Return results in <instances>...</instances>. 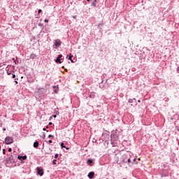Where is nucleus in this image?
I'll use <instances>...</instances> for the list:
<instances>
[{"label": "nucleus", "instance_id": "1", "mask_svg": "<svg viewBox=\"0 0 179 179\" xmlns=\"http://www.w3.org/2000/svg\"><path fill=\"white\" fill-rule=\"evenodd\" d=\"M114 159L117 164H121L122 163H127V159H128V157H127V155H122V154L119 152L115 155Z\"/></svg>", "mask_w": 179, "mask_h": 179}, {"label": "nucleus", "instance_id": "2", "mask_svg": "<svg viewBox=\"0 0 179 179\" xmlns=\"http://www.w3.org/2000/svg\"><path fill=\"white\" fill-rule=\"evenodd\" d=\"M110 142L113 147L118 146V136L117 134H112Z\"/></svg>", "mask_w": 179, "mask_h": 179}, {"label": "nucleus", "instance_id": "3", "mask_svg": "<svg viewBox=\"0 0 179 179\" xmlns=\"http://www.w3.org/2000/svg\"><path fill=\"white\" fill-rule=\"evenodd\" d=\"M6 145H10V143H13V138L10 136H7L5 139Z\"/></svg>", "mask_w": 179, "mask_h": 179}, {"label": "nucleus", "instance_id": "4", "mask_svg": "<svg viewBox=\"0 0 179 179\" xmlns=\"http://www.w3.org/2000/svg\"><path fill=\"white\" fill-rule=\"evenodd\" d=\"M62 44V42L59 39H56L55 41V48H58Z\"/></svg>", "mask_w": 179, "mask_h": 179}, {"label": "nucleus", "instance_id": "5", "mask_svg": "<svg viewBox=\"0 0 179 179\" xmlns=\"http://www.w3.org/2000/svg\"><path fill=\"white\" fill-rule=\"evenodd\" d=\"M37 173L39 175V176H43L44 174V171H43V169H40V168H37Z\"/></svg>", "mask_w": 179, "mask_h": 179}, {"label": "nucleus", "instance_id": "6", "mask_svg": "<svg viewBox=\"0 0 179 179\" xmlns=\"http://www.w3.org/2000/svg\"><path fill=\"white\" fill-rule=\"evenodd\" d=\"M17 159H18V160H26V159H27V156H26V155H24V156L18 155Z\"/></svg>", "mask_w": 179, "mask_h": 179}, {"label": "nucleus", "instance_id": "7", "mask_svg": "<svg viewBox=\"0 0 179 179\" xmlns=\"http://www.w3.org/2000/svg\"><path fill=\"white\" fill-rule=\"evenodd\" d=\"M94 177V172H90L88 174V178L92 179Z\"/></svg>", "mask_w": 179, "mask_h": 179}, {"label": "nucleus", "instance_id": "8", "mask_svg": "<svg viewBox=\"0 0 179 179\" xmlns=\"http://www.w3.org/2000/svg\"><path fill=\"white\" fill-rule=\"evenodd\" d=\"M9 162H10V163H14L15 162V158L13 157V155H11L9 158H8Z\"/></svg>", "mask_w": 179, "mask_h": 179}, {"label": "nucleus", "instance_id": "9", "mask_svg": "<svg viewBox=\"0 0 179 179\" xmlns=\"http://www.w3.org/2000/svg\"><path fill=\"white\" fill-rule=\"evenodd\" d=\"M36 57H37V55H36V54H34V53H32V54L30 55V58H31V59H34Z\"/></svg>", "mask_w": 179, "mask_h": 179}, {"label": "nucleus", "instance_id": "10", "mask_svg": "<svg viewBox=\"0 0 179 179\" xmlns=\"http://www.w3.org/2000/svg\"><path fill=\"white\" fill-rule=\"evenodd\" d=\"M34 148H38V141H35L34 143Z\"/></svg>", "mask_w": 179, "mask_h": 179}, {"label": "nucleus", "instance_id": "11", "mask_svg": "<svg viewBox=\"0 0 179 179\" xmlns=\"http://www.w3.org/2000/svg\"><path fill=\"white\" fill-rule=\"evenodd\" d=\"M73 55H72V54H70L69 59L71 61V62H73V60H72Z\"/></svg>", "mask_w": 179, "mask_h": 179}, {"label": "nucleus", "instance_id": "12", "mask_svg": "<svg viewBox=\"0 0 179 179\" xmlns=\"http://www.w3.org/2000/svg\"><path fill=\"white\" fill-rule=\"evenodd\" d=\"M55 62H57L59 64H61L62 62H61V59H59V57H57Z\"/></svg>", "mask_w": 179, "mask_h": 179}, {"label": "nucleus", "instance_id": "13", "mask_svg": "<svg viewBox=\"0 0 179 179\" xmlns=\"http://www.w3.org/2000/svg\"><path fill=\"white\" fill-rule=\"evenodd\" d=\"M61 147H62V148L66 149L67 150L69 149V148H66V146L64 145V143H61Z\"/></svg>", "mask_w": 179, "mask_h": 179}, {"label": "nucleus", "instance_id": "14", "mask_svg": "<svg viewBox=\"0 0 179 179\" xmlns=\"http://www.w3.org/2000/svg\"><path fill=\"white\" fill-rule=\"evenodd\" d=\"M92 163H93V160L89 159L87 160V164H92Z\"/></svg>", "mask_w": 179, "mask_h": 179}, {"label": "nucleus", "instance_id": "15", "mask_svg": "<svg viewBox=\"0 0 179 179\" xmlns=\"http://www.w3.org/2000/svg\"><path fill=\"white\" fill-rule=\"evenodd\" d=\"M134 100H136V99L135 98L133 99H129V103H134Z\"/></svg>", "mask_w": 179, "mask_h": 179}, {"label": "nucleus", "instance_id": "16", "mask_svg": "<svg viewBox=\"0 0 179 179\" xmlns=\"http://www.w3.org/2000/svg\"><path fill=\"white\" fill-rule=\"evenodd\" d=\"M52 163L53 164H57V159H53Z\"/></svg>", "mask_w": 179, "mask_h": 179}, {"label": "nucleus", "instance_id": "17", "mask_svg": "<svg viewBox=\"0 0 179 179\" xmlns=\"http://www.w3.org/2000/svg\"><path fill=\"white\" fill-rule=\"evenodd\" d=\"M57 57H59V59H61L62 57V55H59Z\"/></svg>", "mask_w": 179, "mask_h": 179}, {"label": "nucleus", "instance_id": "18", "mask_svg": "<svg viewBox=\"0 0 179 179\" xmlns=\"http://www.w3.org/2000/svg\"><path fill=\"white\" fill-rule=\"evenodd\" d=\"M55 159H58V154H56V155H55Z\"/></svg>", "mask_w": 179, "mask_h": 179}, {"label": "nucleus", "instance_id": "19", "mask_svg": "<svg viewBox=\"0 0 179 179\" xmlns=\"http://www.w3.org/2000/svg\"><path fill=\"white\" fill-rule=\"evenodd\" d=\"M48 138H54V136L50 134V135L48 136Z\"/></svg>", "mask_w": 179, "mask_h": 179}, {"label": "nucleus", "instance_id": "20", "mask_svg": "<svg viewBox=\"0 0 179 179\" xmlns=\"http://www.w3.org/2000/svg\"><path fill=\"white\" fill-rule=\"evenodd\" d=\"M15 78H16V75L13 74V79H15Z\"/></svg>", "mask_w": 179, "mask_h": 179}, {"label": "nucleus", "instance_id": "21", "mask_svg": "<svg viewBox=\"0 0 179 179\" xmlns=\"http://www.w3.org/2000/svg\"><path fill=\"white\" fill-rule=\"evenodd\" d=\"M41 12H42L41 9H39L38 11V13H41Z\"/></svg>", "mask_w": 179, "mask_h": 179}, {"label": "nucleus", "instance_id": "22", "mask_svg": "<svg viewBox=\"0 0 179 179\" xmlns=\"http://www.w3.org/2000/svg\"><path fill=\"white\" fill-rule=\"evenodd\" d=\"M128 163H131V159H127Z\"/></svg>", "mask_w": 179, "mask_h": 179}, {"label": "nucleus", "instance_id": "23", "mask_svg": "<svg viewBox=\"0 0 179 179\" xmlns=\"http://www.w3.org/2000/svg\"><path fill=\"white\" fill-rule=\"evenodd\" d=\"M45 23H48V20L45 19Z\"/></svg>", "mask_w": 179, "mask_h": 179}, {"label": "nucleus", "instance_id": "24", "mask_svg": "<svg viewBox=\"0 0 179 179\" xmlns=\"http://www.w3.org/2000/svg\"><path fill=\"white\" fill-rule=\"evenodd\" d=\"M7 73H8V75H10L11 73H10V71H8Z\"/></svg>", "mask_w": 179, "mask_h": 179}, {"label": "nucleus", "instance_id": "25", "mask_svg": "<svg viewBox=\"0 0 179 179\" xmlns=\"http://www.w3.org/2000/svg\"><path fill=\"white\" fill-rule=\"evenodd\" d=\"M8 152H12V148H8Z\"/></svg>", "mask_w": 179, "mask_h": 179}, {"label": "nucleus", "instance_id": "26", "mask_svg": "<svg viewBox=\"0 0 179 179\" xmlns=\"http://www.w3.org/2000/svg\"><path fill=\"white\" fill-rule=\"evenodd\" d=\"M13 61H14L15 64H16V60H15V58H13Z\"/></svg>", "mask_w": 179, "mask_h": 179}, {"label": "nucleus", "instance_id": "27", "mask_svg": "<svg viewBox=\"0 0 179 179\" xmlns=\"http://www.w3.org/2000/svg\"><path fill=\"white\" fill-rule=\"evenodd\" d=\"M54 118H57V115H53Z\"/></svg>", "mask_w": 179, "mask_h": 179}, {"label": "nucleus", "instance_id": "28", "mask_svg": "<svg viewBox=\"0 0 179 179\" xmlns=\"http://www.w3.org/2000/svg\"><path fill=\"white\" fill-rule=\"evenodd\" d=\"M49 143H52V141L50 140Z\"/></svg>", "mask_w": 179, "mask_h": 179}, {"label": "nucleus", "instance_id": "29", "mask_svg": "<svg viewBox=\"0 0 179 179\" xmlns=\"http://www.w3.org/2000/svg\"><path fill=\"white\" fill-rule=\"evenodd\" d=\"M3 153L5 155V149L3 150Z\"/></svg>", "mask_w": 179, "mask_h": 179}, {"label": "nucleus", "instance_id": "30", "mask_svg": "<svg viewBox=\"0 0 179 179\" xmlns=\"http://www.w3.org/2000/svg\"><path fill=\"white\" fill-rule=\"evenodd\" d=\"M49 125H52V122H50V123H49Z\"/></svg>", "mask_w": 179, "mask_h": 179}, {"label": "nucleus", "instance_id": "31", "mask_svg": "<svg viewBox=\"0 0 179 179\" xmlns=\"http://www.w3.org/2000/svg\"><path fill=\"white\" fill-rule=\"evenodd\" d=\"M15 83H16V85H17V80H15Z\"/></svg>", "mask_w": 179, "mask_h": 179}, {"label": "nucleus", "instance_id": "32", "mask_svg": "<svg viewBox=\"0 0 179 179\" xmlns=\"http://www.w3.org/2000/svg\"><path fill=\"white\" fill-rule=\"evenodd\" d=\"M3 131H6V128H3Z\"/></svg>", "mask_w": 179, "mask_h": 179}, {"label": "nucleus", "instance_id": "33", "mask_svg": "<svg viewBox=\"0 0 179 179\" xmlns=\"http://www.w3.org/2000/svg\"><path fill=\"white\" fill-rule=\"evenodd\" d=\"M138 103H141V100H138Z\"/></svg>", "mask_w": 179, "mask_h": 179}, {"label": "nucleus", "instance_id": "34", "mask_svg": "<svg viewBox=\"0 0 179 179\" xmlns=\"http://www.w3.org/2000/svg\"><path fill=\"white\" fill-rule=\"evenodd\" d=\"M43 131H45V128H43Z\"/></svg>", "mask_w": 179, "mask_h": 179}, {"label": "nucleus", "instance_id": "35", "mask_svg": "<svg viewBox=\"0 0 179 179\" xmlns=\"http://www.w3.org/2000/svg\"><path fill=\"white\" fill-rule=\"evenodd\" d=\"M87 2H90V0H87Z\"/></svg>", "mask_w": 179, "mask_h": 179}, {"label": "nucleus", "instance_id": "36", "mask_svg": "<svg viewBox=\"0 0 179 179\" xmlns=\"http://www.w3.org/2000/svg\"><path fill=\"white\" fill-rule=\"evenodd\" d=\"M55 93H57V90H55Z\"/></svg>", "mask_w": 179, "mask_h": 179}, {"label": "nucleus", "instance_id": "37", "mask_svg": "<svg viewBox=\"0 0 179 179\" xmlns=\"http://www.w3.org/2000/svg\"><path fill=\"white\" fill-rule=\"evenodd\" d=\"M15 80H18V79H17V78H15Z\"/></svg>", "mask_w": 179, "mask_h": 179}, {"label": "nucleus", "instance_id": "38", "mask_svg": "<svg viewBox=\"0 0 179 179\" xmlns=\"http://www.w3.org/2000/svg\"><path fill=\"white\" fill-rule=\"evenodd\" d=\"M53 87H55V86H53Z\"/></svg>", "mask_w": 179, "mask_h": 179}, {"label": "nucleus", "instance_id": "39", "mask_svg": "<svg viewBox=\"0 0 179 179\" xmlns=\"http://www.w3.org/2000/svg\"><path fill=\"white\" fill-rule=\"evenodd\" d=\"M0 148H1V145H0Z\"/></svg>", "mask_w": 179, "mask_h": 179}]
</instances>
